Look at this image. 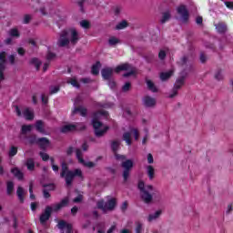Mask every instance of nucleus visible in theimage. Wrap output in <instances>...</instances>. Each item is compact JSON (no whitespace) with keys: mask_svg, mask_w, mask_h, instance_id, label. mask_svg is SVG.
<instances>
[{"mask_svg":"<svg viewBox=\"0 0 233 233\" xmlns=\"http://www.w3.org/2000/svg\"><path fill=\"white\" fill-rule=\"evenodd\" d=\"M123 139L126 141L127 145L130 147L132 145V133L130 132H126L123 134Z\"/></svg>","mask_w":233,"mask_h":233,"instance_id":"nucleus-22","label":"nucleus"},{"mask_svg":"<svg viewBox=\"0 0 233 233\" xmlns=\"http://www.w3.org/2000/svg\"><path fill=\"white\" fill-rule=\"evenodd\" d=\"M8 61L9 63H11L12 65L15 64V55H11L8 56Z\"/></svg>","mask_w":233,"mask_h":233,"instance_id":"nucleus-52","label":"nucleus"},{"mask_svg":"<svg viewBox=\"0 0 233 233\" xmlns=\"http://www.w3.org/2000/svg\"><path fill=\"white\" fill-rule=\"evenodd\" d=\"M116 230V225H113L106 233H114V231Z\"/></svg>","mask_w":233,"mask_h":233,"instance_id":"nucleus-64","label":"nucleus"},{"mask_svg":"<svg viewBox=\"0 0 233 233\" xmlns=\"http://www.w3.org/2000/svg\"><path fill=\"white\" fill-rule=\"evenodd\" d=\"M96 207L106 214V212H110L116 208V200L114 198H111L106 202H105V200H100L96 203Z\"/></svg>","mask_w":233,"mask_h":233,"instance_id":"nucleus-7","label":"nucleus"},{"mask_svg":"<svg viewBox=\"0 0 233 233\" xmlns=\"http://www.w3.org/2000/svg\"><path fill=\"white\" fill-rule=\"evenodd\" d=\"M73 201L74 203H81L83 201V195H78Z\"/></svg>","mask_w":233,"mask_h":233,"instance_id":"nucleus-51","label":"nucleus"},{"mask_svg":"<svg viewBox=\"0 0 233 233\" xmlns=\"http://www.w3.org/2000/svg\"><path fill=\"white\" fill-rule=\"evenodd\" d=\"M6 65V52L0 53V83L5 81V68Z\"/></svg>","mask_w":233,"mask_h":233,"instance_id":"nucleus-12","label":"nucleus"},{"mask_svg":"<svg viewBox=\"0 0 233 233\" xmlns=\"http://www.w3.org/2000/svg\"><path fill=\"white\" fill-rule=\"evenodd\" d=\"M41 100H42V103H44V105H46V103H48V96L42 95Z\"/></svg>","mask_w":233,"mask_h":233,"instance_id":"nucleus-55","label":"nucleus"},{"mask_svg":"<svg viewBox=\"0 0 233 233\" xmlns=\"http://www.w3.org/2000/svg\"><path fill=\"white\" fill-rule=\"evenodd\" d=\"M17 154V147H12L9 150L8 156L9 157H14Z\"/></svg>","mask_w":233,"mask_h":233,"instance_id":"nucleus-39","label":"nucleus"},{"mask_svg":"<svg viewBox=\"0 0 233 233\" xmlns=\"http://www.w3.org/2000/svg\"><path fill=\"white\" fill-rule=\"evenodd\" d=\"M138 188L140 190L141 199L147 205H149L155 198L156 201H159L161 199V194L159 191L154 187L152 185H145V182L140 181L138 183Z\"/></svg>","mask_w":233,"mask_h":233,"instance_id":"nucleus-2","label":"nucleus"},{"mask_svg":"<svg viewBox=\"0 0 233 233\" xmlns=\"http://www.w3.org/2000/svg\"><path fill=\"white\" fill-rule=\"evenodd\" d=\"M29 142L32 144V145H38L39 144V138L35 137H33L29 139Z\"/></svg>","mask_w":233,"mask_h":233,"instance_id":"nucleus-48","label":"nucleus"},{"mask_svg":"<svg viewBox=\"0 0 233 233\" xmlns=\"http://www.w3.org/2000/svg\"><path fill=\"white\" fill-rule=\"evenodd\" d=\"M31 65H34L35 67L36 68V70H39L40 66H41V61H39L38 58H32L30 61Z\"/></svg>","mask_w":233,"mask_h":233,"instance_id":"nucleus-36","label":"nucleus"},{"mask_svg":"<svg viewBox=\"0 0 233 233\" xmlns=\"http://www.w3.org/2000/svg\"><path fill=\"white\" fill-rule=\"evenodd\" d=\"M130 82H127L123 86H122V90L124 92H128V90H130Z\"/></svg>","mask_w":233,"mask_h":233,"instance_id":"nucleus-47","label":"nucleus"},{"mask_svg":"<svg viewBox=\"0 0 233 233\" xmlns=\"http://www.w3.org/2000/svg\"><path fill=\"white\" fill-rule=\"evenodd\" d=\"M127 26H128V23L127 22V20H123L117 24V25L116 26V29L123 30L124 28H127Z\"/></svg>","mask_w":233,"mask_h":233,"instance_id":"nucleus-35","label":"nucleus"},{"mask_svg":"<svg viewBox=\"0 0 233 233\" xmlns=\"http://www.w3.org/2000/svg\"><path fill=\"white\" fill-rule=\"evenodd\" d=\"M34 126L27 125V126H22V134H26V132H31Z\"/></svg>","mask_w":233,"mask_h":233,"instance_id":"nucleus-38","label":"nucleus"},{"mask_svg":"<svg viewBox=\"0 0 233 233\" xmlns=\"http://www.w3.org/2000/svg\"><path fill=\"white\" fill-rule=\"evenodd\" d=\"M200 63H207V56L205 54H200Z\"/></svg>","mask_w":233,"mask_h":233,"instance_id":"nucleus-54","label":"nucleus"},{"mask_svg":"<svg viewBox=\"0 0 233 233\" xmlns=\"http://www.w3.org/2000/svg\"><path fill=\"white\" fill-rule=\"evenodd\" d=\"M66 154L67 156H72V154H74V147H68L66 150Z\"/></svg>","mask_w":233,"mask_h":233,"instance_id":"nucleus-60","label":"nucleus"},{"mask_svg":"<svg viewBox=\"0 0 233 233\" xmlns=\"http://www.w3.org/2000/svg\"><path fill=\"white\" fill-rule=\"evenodd\" d=\"M77 112L80 113V116H82V117L86 116V114H88V111L86 110V108L83 106H80L78 107H75L73 110V115L74 114H77Z\"/></svg>","mask_w":233,"mask_h":233,"instance_id":"nucleus-20","label":"nucleus"},{"mask_svg":"<svg viewBox=\"0 0 233 233\" xmlns=\"http://www.w3.org/2000/svg\"><path fill=\"white\" fill-rule=\"evenodd\" d=\"M38 145L42 150H46L50 147V140L46 137H40L38 138Z\"/></svg>","mask_w":233,"mask_h":233,"instance_id":"nucleus-16","label":"nucleus"},{"mask_svg":"<svg viewBox=\"0 0 233 233\" xmlns=\"http://www.w3.org/2000/svg\"><path fill=\"white\" fill-rule=\"evenodd\" d=\"M80 26H81L82 28L88 29V28H90V22H88V21H86V20H82V21L80 22Z\"/></svg>","mask_w":233,"mask_h":233,"instance_id":"nucleus-40","label":"nucleus"},{"mask_svg":"<svg viewBox=\"0 0 233 233\" xmlns=\"http://www.w3.org/2000/svg\"><path fill=\"white\" fill-rule=\"evenodd\" d=\"M68 205V198H64L61 200V202L52 205V207L47 206L46 207V209L44 213L40 216V223H46L50 219V216H52V212H59L61 208L64 207H66Z\"/></svg>","mask_w":233,"mask_h":233,"instance_id":"nucleus-4","label":"nucleus"},{"mask_svg":"<svg viewBox=\"0 0 233 233\" xmlns=\"http://www.w3.org/2000/svg\"><path fill=\"white\" fill-rule=\"evenodd\" d=\"M25 194H26L25 188H23V187H18L16 190V196L20 203H25Z\"/></svg>","mask_w":233,"mask_h":233,"instance_id":"nucleus-18","label":"nucleus"},{"mask_svg":"<svg viewBox=\"0 0 233 233\" xmlns=\"http://www.w3.org/2000/svg\"><path fill=\"white\" fill-rule=\"evenodd\" d=\"M142 103L147 108H152L156 106L157 100L152 96H147L142 99Z\"/></svg>","mask_w":233,"mask_h":233,"instance_id":"nucleus-14","label":"nucleus"},{"mask_svg":"<svg viewBox=\"0 0 233 233\" xmlns=\"http://www.w3.org/2000/svg\"><path fill=\"white\" fill-rule=\"evenodd\" d=\"M127 208H128V202L125 201L121 206V210H123V212H125V210H127Z\"/></svg>","mask_w":233,"mask_h":233,"instance_id":"nucleus-57","label":"nucleus"},{"mask_svg":"<svg viewBox=\"0 0 233 233\" xmlns=\"http://www.w3.org/2000/svg\"><path fill=\"white\" fill-rule=\"evenodd\" d=\"M146 83L147 85L148 90L155 93L157 92V87H156V85H154V82H152L151 80H147Z\"/></svg>","mask_w":233,"mask_h":233,"instance_id":"nucleus-34","label":"nucleus"},{"mask_svg":"<svg viewBox=\"0 0 233 233\" xmlns=\"http://www.w3.org/2000/svg\"><path fill=\"white\" fill-rule=\"evenodd\" d=\"M183 85H185V76H180L175 82L172 93L169 95L170 99L177 96V91L179 90V88H181Z\"/></svg>","mask_w":233,"mask_h":233,"instance_id":"nucleus-9","label":"nucleus"},{"mask_svg":"<svg viewBox=\"0 0 233 233\" xmlns=\"http://www.w3.org/2000/svg\"><path fill=\"white\" fill-rule=\"evenodd\" d=\"M147 176H148L150 181H152V179H154V175L156 173V169H154V167L147 166Z\"/></svg>","mask_w":233,"mask_h":233,"instance_id":"nucleus-28","label":"nucleus"},{"mask_svg":"<svg viewBox=\"0 0 233 233\" xmlns=\"http://www.w3.org/2000/svg\"><path fill=\"white\" fill-rule=\"evenodd\" d=\"M85 124L66 125L60 129V132L66 134V132H74V130H85Z\"/></svg>","mask_w":233,"mask_h":233,"instance_id":"nucleus-10","label":"nucleus"},{"mask_svg":"<svg viewBox=\"0 0 233 233\" xmlns=\"http://www.w3.org/2000/svg\"><path fill=\"white\" fill-rule=\"evenodd\" d=\"M169 20H170V11H167V12L163 13L160 23L162 25H165V23H167V21H169Z\"/></svg>","mask_w":233,"mask_h":233,"instance_id":"nucleus-33","label":"nucleus"},{"mask_svg":"<svg viewBox=\"0 0 233 233\" xmlns=\"http://www.w3.org/2000/svg\"><path fill=\"white\" fill-rule=\"evenodd\" d=\"M158 57L161 60H163V59H165V57H167V53L165 52V50H160V52L158 53Z\"/></svg>","mask_w":233,"mask_h":233,"instance_id":"nucleus-50","label":"nucleus"},{"mask_svg":"<svg viewBox=\"0 0 233 233\" xmlns=\"http://www.w3.org/2000/svg\"><path fill=\"white\" fill-rule=\"evenodd\" d=\"M174 74V71L170 70L168 72H164L160 74V79L161 81H167V79H170V76Z\"/></svg>","mask_w":233,"mask_h":233,"instance_id":"nucleus-29","label":"nucleus"},{"mask_svg":"<svg viewBox=\"0 0 233 233\" xmlns=\"http://www.w3.org/2000/svg\"><path fill=\"white\" fill-rule=\"evenodd\" d=\"M119 43H121V40H119V38H117L116 36H111L108 39V45L110 46H116V45H119Z\"/></svg>","mask_w":233,"mask_h":233,"instance_id":"nucleus-31","label":"nucleus"},{"mask_svg":"<svg viewBox=\"0 0 233 233\" xmlns=\"http://www.w3.org/2000/svg\"><path fill=\"white\" fill-rule=\"evenodd\" d=\"M60 177H65L66 179V185L67 187H70L72 185V182L74 181V177H83V171L81 169L77 168L74 171L68 170V166L64 162L62 163V171L60 174Z\"/></svg>","mask_w":233,"mask_h":233,"instance_id":"nucleus-5","label":"nucleus"},{"mask_svg":"<svg viewBox=\"0 0 233 233\" xmlns=\"http://www.w3.org/2000/svg\"><path fill=\"white\" fill-rule=\"evenodd\" d=\"M147 163H149V165H152V163H154V157L150 153L147 155Z\"/></svg>","mask_w":233,"mask_h":233,"instance_id":"nucleus-53","label":"nucleus"},{"mask_svg":"<svg viewBox=\"0 0 233 233\" xmlns=\"http://www.w3.org/2000/svg\"><path fill=\"white\" fill-rule=\"evenodd\" d=\"M101 68V62H96L93 65L91 72L93 76H97L99 74V69Z\"/></svg>","mask_w":233,"mask_h":233,"instance_id":"nucleus-27","label":"nucleus"},{"mask_svg":"<svg viewBox=\"0 0 233 233\" xmlns=\"http://www.w3.org/2000/svg\"><path fill=\"white\" fill-rule=\"evenodd\" d=\"M127 70H130V71L124 74L123 75L124 77H130V76H134V74H136V70H134L132 66H130L129 64H127V63L116 66L115 69V72H116V74H118V72L127 71Z\"/></svg>","mask_w":233,"mask_h":233,"instance_id":"nucleus-8","label":"nucleus"},{"mask_svg":"<svg viewBox=\"0 0 233 233\" xmlns=\"http://www.w3.org/2000/svg\"><path fill=\"white\" fill-rule=\"evenodd\" d=\"M120 145H121V142L119 140H115L111 143V148L115 154V157H116V154H117V150H119Z\"/></svg>","mask_w":233,"mask_h":233,"instance_id":"nucleus-24","label":"nucleus"},{"mask_svg":"<svg viewBox=\"0 0 233 233\" xmlns=\"http://www.w3.org/2000/svg\"><path fill=\"white\" fill-rule=\"evenodd\" d=\"M8 35H10V37H19V31L17 28H12L8 31Z\"/></svg>","mask_w":233,"mask_h":233,"instance_id":"nucleus-37","label":"nucleus"},{"mask_svg":"<svg viewBox=\"0 0 233 233\" xmlns=\"http://www.w3.org/2000/svg\"><path fill=\"white\" fill-rule=\"evenodd\" d=\"M130 133L134 135L135 140L137 141L139 139V131L137 128H132Z\"/></svg>","mask_w":233,"mask_h":233,"instance_id":"nucleus-41","label":"nucleus"},{"mask_svg":"<svg viewBox=\"0 0 233 233\" xmlns=\"http://www.w3.org/2000/svg\"><path fill=\"white\" fill-rule=\"evenodd\" d=\"M50 66V62H46L43 66V71L46 72L48 70V67Z\"/></svg>","mask_w":233,"mask_h":233,"instance_id":"nucleus-58","label":"nucleus"},{"mask_svg":"<svg viewBox=\"0 0 233 233\" xmlns=\"http://www.w3.org/2000/svg\"><path fill=\"white\" fill-rule=\"evenodd\" d=\"M136 228H135V233H144L145 232V226L143 223L137 221L135 223Z\"/></svg>","mask_w":233,"mask_h":233,"instance_id":"nucleus-23","label":"nucleus"},{"mask_svg":"<svg viewBox=\"0 0 233 233\" xmlns=\"http://www.w3.org/2000/svg\"><path fill=\"white\" fill-rule=\"evenodd\" d=\"M79 39H81V35H79L77 29L71 27L69 29L63 30L59 34V38L56 42V45L61 48L68 46V45L76 46V43H79Z\"/></svg>","mask_w":233,"mask_h":233,"instance_id":"nucleus-1","label":"nucleus"},{"mask_svg":"<svg viewBox=\"0 0 233 233\" xmlns=\"http://www.w3.org/2000/svg\"><path fill=\"white\" fill-rule=\"evenodd\" d=\"M215 28H216L217 32H218V34H226V32L228 30L227 24H225L223 22L215 24Z\"/></svg>","mask_w":233,"mask_h":233,"instance_id":"nucleus-17","label":"nucleus"},{"mask_svg":"<svg viewBox=\"0 0 233 233\" xmlns=\"http://www.w3.org/2000/svg\"><path fill=\"white\" fill-rule=\"evenodd\" d=\"M23 114L27 121H32V119H34V110L27 107L24 110Z\"/></svg>","mask_w":233,"mask_h":233,"instance_id":"nucleus-21","label":"nucleus"},{"mask_svg":"<svg viewBox=\"0 0 233 233\" xmlns=\"http://www.w3.org/2000/svg\"><path fill=\"white\" fill-rule=\"evenodd\" d=\"M116 161H121V167L124 169L123 177L124 181H127L130 177V170L134 168V161L132 159H127L125 155L116 154Z\"/></svg>","mask_w":233,"mask_h":233,"instance_id":"nucleus-6","label":"nucleus"},{"mask_svg":"<svg viewBox=\"0 0 233 233\" xmlns=\"http://www.w3.org/2000/svg\"><path fill=\"white\" fill-rule=\"evenodd\" d=\"M39 155L42 157L43 161H48V159H50V156H48V154L45 152H40Z\"/></svg>","mask_w":233,"mask_h":233,"instance_id":"nucleus-45","label":"nucleus"},{"mask_svg":"<svg viewBox=\"0 0 233 233\" xmlns=\"http://www.w3.org/2000/svg\"><path fill=\"white\" fill-rule=\"evenodd\" d=\"M49 90L51 95L57 94V92L59 91V86H51L49 87Z\"/></svg>","mask_w":233,"mask_h":233,"instance_id":"nucleus-42","label":"nucleus"},{"mask_svg":"<svg viewBox=\"0 0 233 233\" xmlns=\"http://www.w3.org/2000/svg\"><path fill=\"white\" fill-rule=\"evenodd\" d=\"M215 79H217V81H222L223 79V74L221 73V70H218L215 73Z\"/></svg>","mask_w":233,"mask_h":233,"instance_id":"nucleus-43","label":"nucleus"},{"mask_svg":"<svg viewBox=\"0 0 233 233\" xmlns=\"http://www.w3.org/2000/svg\"><path fill=\"white\" fill-rule=\"evenodd\" d=\"M46 59H47V61H52V60L56 59V54H54L52 52H48L47 56H46Z\"/></svg>","mask_w":233,"mask_h":233,"instance_id":"nucleus-46","label":"nucleus"},{"mask_svg":"<svg viewBox=\"0 0 233 233\" xmlns=\"http://www.w3.org/2000/svg\"><path fill=\"white\" fill-rule=\"evenodd\" d=\"M114 14L115 15H119L121 14V7H118V6L115 7Z\"/></svg>","mask_w":233,"mask_h":233,"instance_id":"nucleus-56","label":"nucleus"},{"mask_svg":"<svg viewBox=\"0 0 233 233\" xmlns=\"http://www.w3.org/2000/svg\"><path fill=\"white\" fill-rule=\"evenodd\" d=\"M177 12L180 15L182 23H187L188 21V9H187V6H178Z\"/></svg>","mask_w":233,"mask_h":233,"instance_id":"nucleus-13","label":"nucleus"},{"mask_svg":"<svg viewBox=\"0 0 233 233\" xmlns=\"http://www.w3.org/2000/svg\"><path fill=\"white\" fill-rule=\"evenodd\" d=\"M35 128L37 132H40V134H45V125L41 120L36 121Z\"/></svg>","mask_w":233,"mask_h":233,"instance_id":"nucleus-30","label":"nucleus"},{"mask_svg":"<svg viewBox=\"0 0 233 233\" xmlns=\"http://www.w3.org/2000/svg\"><path fill=\"white\" fill-rule=\"evenodd\" d=\"M44 198H46V199H48V198H50V193L48 192V190L44 189Z\"/></svg>","mask_w":233,"mask_h":233,"instance_id":"nucleus-62","label":"nucleus"},{"mask_svg":"<svg viewBox=\"0 0 233 233\" xmlns=\"http://www.w3.org/2000/svg\"><path fill=\"white\" fill-rule=\"evenodd\" d=\"M36 208H37V202L31 203V210L33 212H35V210H36Z\"/></svg>","mask_w":233,"mask_h":233,"instance_id":"nucleus-59","label":"nucleus"},{"mask_svg":"<svg viewBox=\"0 0 233 233\" xmlns=\"http://www.w3.org/2000/svg\"><path fill=\"white\" fill-rule=\"evenodd\" d=\"M26 167L27 170H30L31 172L34 171V169L35 168V162L33 160V158H28L26 160Z\"/></svg>","mask_w":233,"mask_h":233,"instance_id":"nucleus-26","label":"nucleus"},{"mask_svg":"<svg viewBox=\"0 0 233 233\" xmlns=\"http://www.w3.org/2000/svg\"><path fill=\"white\" fill-rule=\"evenodd\" d=\"M102 77L106 81H110L112 76L114 75V68L112 67H105L101 71Z\"/></svg>","mask_w":233,"mask_h":233,"instance_id":"nucleus-15","label":"nucleus"},{"mask_svg":"<svg viewBox=\"0 0 233 233\" xmlns=\"http://www.w3.org/2000/svg\"><path fill=\"white\" fill-rule=\"evenodd\" d=\"M232 210H233L232 204H229L228 206V209L226 210V213L230 214V212H232Z\"/></svg>","mask_w":233,"mask_h":233,"instance_id":"nucleus-63","label":"nucleus"},{"mask_svg":"<svg viewBox=\"0 0 233 233\" xmlns=\"http://www.w3.org/2000/svg\"><path fill=\"white\" fill-rule=\"evenodd\" d=\"M67 83L72 85V86H74L75 88H79V83L77 82V80H76V78H72L71 80L67 81Z\"/></svg>","mask_w":233,"mask_h":233,"instance_id":"nucleus-44","label":"nucleus"},{"mask_svg":"<svg viewBox=\"0 0 233 233\" xmlns=\"http://www.w3.org/2000/svg\"><path fill=\"white\" fill-rule=\"evenodd\" d=\"M225 5L228 8H230V10L233 9V3L232 2H228V1H226L225 2Z\"/></svg>","mask_w":233,"mask_h":233,"instance_id":"nucleus-61","label":"nucleus"},{"mask_svg":"<svg viewBox=\"0 0 233 233\" xmlns=\"http://www.w3.org/2000/svg\"><path fill=\"white\" fill-rule=\"evenodd\" d=\"M31 19H32V16H30V15H25L24 16V24L28 25V23H30Z\"/></svg>","mask_w":233,"mask_h":233,"instance_id":"nucleus-49","label":"nucleus"},{"mask_svg":"<svg viewBox=\"0 0 233 233\" xmlns=\"http://www.w3.org/2000/svg\"><path fill=\"white\" fill-rule=\"evenodd\" d=\"M11 172L15 177H17L19 181L23 180V177H25V175L23 174V171H21L17 167H14L11 169Z\"/></svg>","mask_w":233,"mask_h":233,"instance_id":"nucleus-19","label":"nucleus"},{"mask_svg":"<svg viewBox=\"0 0 233 233\" xmlns=\"http://www.w3.org/2000/svg\"><path fill=\"white\" fill-rule=\"evenodd\" d=\"M76 159H78V163L84 165V167H86L87 168H94V167H96V163L90 161L86 162L85 159H83V151H81V149L77 148L76 150Z\"/></svg>","mask_w":233,"mask_h":233,"instance_id":"nucleus-11","label":"nucleus"},{"mask_svg":"<svg viewBox=\"0 0 233 233\" xmlns=\"http://www.w3.org/2000/svg\"><path fill=\"white\" fill-rule=\"evenodd\" d=\"M101 116H108V113L106 111H98L95 113L94 118L92 120L93 128L95 130V136L96 137H103L106 132H108L109 128L107 126H104L103 123L99 122V117Z\"/></svg>","mask_w":233,"mask_h":233,"instance_id":"nucleus-3","label":"nucleus"},{"mask_svg":"<svg viewBox=\"0 0 233 233\" xmlns=\"http://www.w3.org/2000/svg\"><path fill=\"white\" fill-rule=\"evenodd\" d=\"M14 182L12 181H7L6 183V192H7V196H12V192H14Z\"/></svg>","mask_w":233,"mask_h":233,"instance_id":"nucleus-32","label":"nucleus"},{"mask_svg":"<svg viewBox=\"0 0 233 233\" xmlns=\"http://www.w3.org/2000/svg\"><path fill=\"white\" fill-rule=\"evenodd\" d=\"M159 216H161V211H156L155 213L148 216L147 221H149V223H152V221H156V219H157Z\"/></svg>","mask_w":233,"mask_h":233,"instance_id":"nucleus-25","label":"nucleus"}]
</instances>
